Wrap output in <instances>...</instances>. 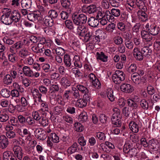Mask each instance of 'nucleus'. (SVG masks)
I'll return each instance as SVG.
<instances>
[{
    "instance_id": "obj_1",
    "label": "nucleus",
    "mask_w": 160,
    "mask_h": 160,
    "mask_svg": "<svg viewBox=\"0 0 160 160\" xmlns=\"http://www.w3.org/2000/svg\"><path fill=\"white\" fill-rule=\"evenodd\" d=\"M72 19L74 23L78 26L85 24L86 22L87 18L85 14L74 13L72 15Z\"/></svg>"
},
{
    "instance_id": "obj_49",
    "label": "nucleus",
    "mask_w": 160,
    "mask_h": 160,
    "mask_svg": "<svg viewBox=\"0 0 160 160\" xmlns=\"http://www.w3.org/2000/svg\"><path fill=\"white\" fill-rule=\"evenodd\" d=\"M74 127L75 130L78 132H81L83 131L84 129V128L82 125L78 122L75 123L74 124Z\"/></svg>"
},
{
    "instance_id": "obj_55",
    "label": "nucleus",
    "mask_w": 160,
    "mask_h": 160,
    "mask_svg": "<svg viewBox=\"0 0 160 160\" xmlns=\"http://www.w3.org/2000/svg\"><path fill=\"white\" fill-rule=\"evenodd\" d=\"M41 115V114L38 111H35L32 113L33 118L34 120H35L36 121H39L42 118V117Z\"/></svg>"
},
{
    "instance_id": "obj_52",
    "label": "nucleus",
    "mask_w": 160,
    "mask_h": 160,
    "mask_svg": "<svg viewBox=\"0 0 160 160\" xmlns=\"http://www.w3.org/2000/svg\"><path fill=\"white\" fill-rule=\"evenodd\" d=\"M1 94L3 97L8 98L10 96V92L7 89H3L1 91Z\"/></svg>"
},
{
    "instance_id": "obj_26",
    "label": "nucleus",
    "mask_w": 160,
    "mask_h": 160,
    "mask_svg": "<svg viewBox=\"0 0 160 160\" xmlns=\"http://www.w3.org/2000/svg\"><path fill=\"white\" fill-rule=\"evenodd\" d=\"M2 81L5 84L9 85L12 82V79L11 75L7 74L3 77Z\"/></svg>"
},
{
    "instance_id": "obj_13",
    "label": "nucleus",
    "mask_w": 160,
    "mask_h": 160,
    "mask_svg": "<svg viewBox=\"0 0 160 160\" xmlns=\"http://www.w3.org/2000/svg\"><path fill=\"white\" fill-rule=\"evenodd\" d=\"M96 58L98 61L100 60L103 62H106L108 60V56L103 52H98L96 53Z\"/></svg>"
},
{
    "instance_id": "obj_28",
    "label": "nucleus",
    "mask_w": 160,
    "mask_h": 160,
    "mask_svg": "<svg viewBox=\"0 0 160 160\" xmlns=\"http://www.w3.org/2000/svg\"><path fill=\"white\" fill-rule=\"evenodd\" d=\"M21 4L22 8L29 9L32 5V1L31 0H22Z\"/></svg>"
},
{
    "instance_id": "obj_48",
    "label": "nucleus",
    "mask_w": 160,
    "mask_h": 160,
    "mask_svg": "<svg viewBox=\"0 0 160 160\" xmlns=\"http://www.w3.org/2000/svg\"><path fill=\"white\" fill-rule=\"evenodd\" d=\"M128 105L133 109H136L138 107L136 103L131 99H128L127 101Z\"/></svg>"
},
{
    "instance_id": "obj_2",
    "label": "nucleus",
    "mask_w": 160,
    "mask_h": 160,
    "mask_svg": "<svg viewBox=\"0 0 160 160\" xmlns=\"http://www.w3.org/2000/svg\"><path fill=\"white\" fill-rule=\"evenodd\" d=\"M12 150L14 152L15 156L19 160H21L23 155L22 150L21 148L18 145H15L13 147Z\"/></svg>"
},
{
    "instance_id": "obj_11",
    "label": "nucleus",
    "mask_w": 160,
    "mask_h": 160,
    "mask_svg": "<svg viewBox=\"0 0 160 160\" xmlns=\"http://www.w3.org/2000/svg\"><path fill=\"white\" fill-rule=\"evenodd\" d=\"M10 13L12 22H13L16 23L20 20L21 18L20 14L18 12L15 10L11 12Z\"/></svg>"
},
{
    "instance_id": "obj_19",
    "label": "nucleus",
    "mask_w": 160,
    "mask_h": 160,
    "mask_svg": "<svg viewBox=\"0 0 160 160\" xmlns=\"http://www.w3.org/2000/svg\"><path fill=\"white\" fill-rule=\"evenodd\" d=\"M0 147L2 149L5 148L9 144L8 139L5 136H2L1 138Z\"/></svg>"
},
{
    "instance_id": "obj_33",
    "label": "nucleus",
    "mask_w": 160,
    "mask_h": 160,
    "mask_svg": "<svg viewBox=\"0 0 160 160\" xmlns=\"http://www.w3.org/2000/svg\"><path fill=\"white\" fill-rule=\"evenodd\" d=\"M48 138L54 143H58L59 142V137L55 133H51Z\"/></svg>"
},
{
    "instance_id": "obj_35",
    "label": "nucleus",
    "mask_w": 160,
    "mask_h": 160,
    "mask_svg": "<svg viewBox=\"0 0 160 160\" xmlns=\"http://www.w3.org/2000/svg\"><path fill=\"white\" fill-rule=\"evenodd\" d=\"M6 138L9 139H14L17 137V134L14 130L6 132Z\"/></svg>"
},
{
    "instance_id": "obj_30",
    "label": "nucleus",
    "mask_w": 160,
    "mask_h": 160,
    "mask_svg": "<svg viewBox=\"0 0 160 160\" xmlns=\"http://www.w3.org/2000/svg\"><path fill=\"white\" fill-rule=\"evenodd\" d=\"M78 145L76 142H74L73 144L70 147L67 149L68 153L69 154H72L75 152L77 150Z\"/></svg>"
},
{
    "instance_id": "obj_21",
    "label": "nucleus",
    "mask_w": 160,
    "mask_h": 160,
    "mask_svg": "<svg viewBox=\"0 0 160 160\" xmlns=\"http://www.w3.org/2000/svg\"><path fill=\"white\" fill-rule=\"evenodd\" d=\"M22 70L26 76L30 77H33V72L29 67L25 66L23 67Z\"/></svg>"
},
{
    "instance_id": "obj_44",
    "label": "nucleus",
    "mask_w": 160,
    "mask_h": 160,
    "mask_svg": "<svg viewBox=\"0 0 160 160\" xmlns=\"http://www.w3.org/2000/svg\"><path fill=\"white\" fill-rule=\"evenodd\" d=\"M77 89L81 92L82 93L84 94L89 91L88 88L85 86L82 85H78L77 86Z\"/></svg>"
},
{
    "instance_id": "obj_50",
    "label": "nucleus",
    "mask_w": 160,
    "mask_h": 160,
    "mask_svg": "<svg viewBox=\"0 0 160 160\" xmlns=\"http://www.w3.org/2000/svg\"><path fill=\"white\" fill-rule=\"evenodd\" d=\"M112 79L113 82L116 84H119L122 81L124 80L122 78L119 77L118 76L115 75L114 73L113 75Z\"/></svg>"
},
{
    "instance_id": "obj_57",
    "label": "nucleus",
    "mask_w": 160,
    "mask_h": 160,
    "mask_svg": "<svg viewBox=\"0 0 160 160\" xmlns=\"http://www.w3.org/2000/svg\"><path fill=\"white\" fill-rule=\"evenodd\" d=\"M101 6L104 9H108L110 7V3L107 0H102Z\"/></svg>"
},
{
    "instance_id": "obj_22",
    "label": "nucleus",
    "mask_w": 160,
    "mask_h": 160,
    "mask_svg": "<svg viewBox=\"0 0 160 160\" xmlns=\"http://www.w3.org/2000/svg\"><path fill=\"white\" fill-rule=\"evenodd\" d=\"M148 31L151 35L156 36L159 33L160 29L158 27L156 26H151L150 28L148 29Z\"/></svg>"
},
{
    "instance_id": "obj_51",
    "label": "nucleus",
    "mask_w": 160,
    "mask_h": 160,
    "mask_svg": "<svg viewBox=\"0 0 160 160\" xmlns=\"http://www.w3.org/2000/svg\"><path fill=\"white\" fill-rule=\"evenodd\" d=\"M87 12L89 14L93 13L97 11V8L95 5H92L87 8Z\"/></svg>"
},
{
    "instance_id": "obj_9",
    "label": "nucleus",
    "mask_w": 160,
    "mask_h": 160,
    "mask_svg": "<svg viewBox=\"0 0 160 160\" xmlns=\"http://www.w3.org/2000/svg\"><path fill=\"white\" fill-rule=\"evenodd\" d=\"M121 90L123 92L131 93L133 91L132 87L130 84L127 83H123L120 87Z\"/></svg>"
},
{
    "instance_id": "obj_56",
    "label": "nucleus",
    "mask_w": 160,
    "mask_h": 160,
    "mask_svg": "<svg viewBox=\"0 0 160 160\" xmlns=\"http://www.w3.org/2000/svg\"><path fill=\"white\" fill-rule=\"evenodd\" d=\"M3 41L5 43L9 45H12L14 42V40L8 37H4L3 39Z\"/></svg>"
},
{
    "instance_id": "obj_64",
    "label": "nucleus",
    "mask_w": 160,
    "mask_h": 160,
    "mask_svg": "<svg viewBox=\"0 0 160 160\" xmlns=\"http://www.w3.org/2000/svg\"><path fill=\"white\" fill-rule=\"evenodd\" d=\"M49 16L52 19L56 18L58 16V13L57 12L53 10H51L48 12Z\"/></svg>"
},
{
    "instance_id": "obj_6",
    "label": "nucleus",
    "mask_w": 160,
    "mask_h": 160,
    "mask_svg": "<svg viewBox=\"0 0 160 160\" xmlns=\"http://www.w3.org/2000/svg\"><path fill=\"white\" fill-rule=\"evenodd\" d=\"M141 36L144 42H150L149 45L151 46L152 43L151 42V41L152 39V37L149 34V32L145 30L141 32Z\"/></svg>"
},
{
    "instance_id": "obj_42",
    "label": "nucleus",
    "mask_w": 160,
    "mask_h": 160,
    "mask_svg": "<svg viewBox=\"0 0 160 160\" xmlns=\"http://www.w3.org/2000/svg\"><path fill=\"white\" fill-rule=\"evenodd\" d=\"M150 101L149 100L146 101L145 99H143L141 101L140 104L141 107L143 109L147 110L149 108V102Z\"/></svg>"
},
{
    "instance_id": "obj_43",
    "label": "nucleus",
    "mask_w": 160,
    "mask_h": 160,
    "mask_svg": "<svg viewBox=\"0 0 160 160\" xmlns=\"http://www.w3.org/2000/svg\"><path fill=\"white\" fill-rule=\"evenodd\" d=\"M20 78L22 83L25 87H28L30 86L31 81L29 79L26 78H24L22 76H21Z\"/></svg>"
},
{
    "instance_id": "obj_60",
    "label": "nucleus",
    "mask_w": 160,
    "mask_h": 160,
    "mask_svg": "<svg viewBox=\"0 0 160 160\" xmlns=\"http://www.w3.org/2000/svg\"><path fill=\"white\" fill-rule=\"evenodd\" d=\"M26 123L28 125L32 126L35 124V121L32 118L28 116L26 118Z\"/></svg>"
},
{
    "instance_id": "obj_4",
    "label": "nucleus",
    "mask_w": 160,
    "mask_h": 160,
    "mask_svg": "<svg viewBox=\"0 0 160 160\" xmlns=\"http://www.w3.org/2000/svg\"><path fill=\"white\" fill-rule=\"evenodd\" d=\"M149 147L155 151L160 152V144L158 140L155 139H152L149 141Z\"/></svg>"
},
{
    "instance_id": "obj_46",
    "label": "nucleus",
    "mask_w": 160,
    "mask_h": 160,
    "mask_svg": "<svg viewBox=\"0 0 160 160\" xmlns=\"http://www.w3.org/2000/svg\"><path fill=\"white\" fill-rule=\"evenodd\" d=\"M114 17H118L121 14V11L118 8H113L110 12Z\"/></svg>"
},
{
    "instance_id": "obj_37",
    "label": "nucleus",
    "mask_w": 160,
    "mask_h": 160,
    "mask_svg": "<svg viewBox=\"0 0 160 160\" xmlns=\"http://www.w3.org/2000/svg\"><path fill=\"white\" fill-rule=\"evenodd\" d=\"M9 60L13 63H15L18 61L17 56L16 53L10 54L8 56Z\"/></svg>"
},
{
    "instance_id": "obj_15",
    "label": "nucleus",
    "mask_w": 160,
    "mask_h": 160,
    "mask_svg": "<svg viewBox=\"0 0 160 160\" xmlns=\"http://www.w3.org/2000/svg\"><path fill=\"white\" fill-rule=\"evenodd\" d=\"M88 23L89 26L95 28L98 26L99 23V21L97 19L91 17L88 18Z\"/></svg>"
},
{
    "instance_id": "obj_39",
    "label": "nucleus",
    "mask_w": 160,
    "mask_h": 160,
    "mask_svg": "<svg viewBox=\"0 0 160 160\" xmlns=\"http://www.w3.org/2000/svg\"><path fill=\"white\" fill-rule=\"evenodd\" d=\"M143 10L138 11V13L140 15V18L143 22L146 21L148 19V15L145 13L146 11H143Z\"/></svg>"
},
{
    "instance_id": "obj_34",
    "label": "nucleus",
    "mask_w": 160,
    "mask_h": 160,
    "mask_svg": "<svg viewBox=\"0 0 160 160\" xmlns=\"http://www.w3.org/2000/svg\"><path fill=\"white\" fill-rule=\"evenodd\" d=\"M131 38V37H130V39L126 38L125 40V45L127 48L129 50H132L134 46L133 42L130 40Z\"/></svg>"
},
{
    "instance_id": "obj_38",
    "label": "nucleus",
    "mask_w": 160,
    "mask_h": 160,
    "mask_svg": "<svg viewBox=\"0 0 160 160\" xmlns=\"http://www.w3.org/2000/svg\"><path fill=\"white\" fill-rule=\"evenodd\" d=\"M107 95L110 101L113 102L114 100V96L113 95V90L111 88H109L107 90Z\"/></svg>"
},
{
    "instance_id": "obj_10",
    "label": "nucleus",
    "mask_w": 160,
    "mask_h": 160,
    "mask_svg": "<svg viewBox=\"0 0 160 160\" xmlns=\"http://www.w3.org/2000/svg\"><path fill=\"white\" fill-rule=\"evenodd\" d=\"M27 18L29 20L32 22L38 21L41 20V18L39 14L33 13L28 14Z\"/></svg>"
},
{
    "instance_id": "obj_7",
    "label": "nucleus",
    "mask_w": 160,
    "mask_h": 160,
    "mask_svg": "<svg viewBox=\"0 0 160 160\" xmlns=\"http://www.w3.org/2000/svg\"><path fill=\"white\" fill-rule=\"evenodd\" d=\"M88 30V29L84 26H79L77 28L76 33L79 36L83 37L87 32L89 31Z\"/></svg>"
},
{
    "instance_id": "obj_41",
    "label": "nucleus",
    "mask_w": 160,
    "mask_h": 160,
    "mask_svg": "<svg viewBox=\"0 0 160 160\" xmlns=\"http://www.w3.org/2000/svg\"><path fill=\"white\" fill-rule=\"evenodd\" d=\"M105 14L106 16V18L107 20L109 22H112L115 20V18L114 16L108 10H106L105 12Z\"/></svg>"
},
{
    "instance_id": "obj_14",
    "label": "nucleus",
    "mask_w": 160,
    "mask_h": 160,
    "mask_svg": "<svg viewBox=\"0 0 160 160\" xmlns=\"http://www.w3.org/2000/svg\"><path fill=\"white\" fill-rule=\"evenodd\" d=\"M145 0H136L135 5L136 8L138 7L140 10H143L144 11H147V8L145 5Z\"/></svg>"
},
{
    "instance_id": "obj_59",
    "label": "nucleus",
    "mask_w": 160,
    "mask_h": 160,
    "mask_svg": "<svg viewBox=\"0 0 160 160\" xmlns=\"http://www.w3.org/2000/svg\"><path fill=\"white\" fill-rule=\"evenodd\" d=\"M66 27L70 30L73 29L74 27L72 21L70 20H67L65 22Z\"/></svg>"
},
{
    "instance_id": "obj_63",
    "label": "nucleus",
    "mask_w": 160,
    "mask_h": 160,
    "mask_svg": "<svg viewBox=\"0 0 160 160\" xmlns=\"http://www.w3.org/2000/svg\"><path fill=\"white\" fill-rule=\"evenodd\" d=\"M55 52L57 55L62 56L65 53L64 50L61 48H57L55 50Z\"/></svg>"
},
{
    "instance_id": "obj_17",
    "label": "nucleus",
    "mask_w": 160,
    "mask_h": 160,
    "mask_svg": "<svg viewBox=\"0 0 160 160\" xmlns=\"http://www.w3.org/2000/svg\"><path fill=\"white\" fill-rule=\"evenodd\" d=\"M60 83L65 88H67L71 85V82L66 77L62 78L60 80Z\"/></svg>"
},
{
    "instance_id": "obj_36",
    "label": "nucleus",
    "mask_w": 160,
    "mask_h": 160,
    "mask_svg": "<svg viewBox=\"0 0 160 160\" xmlns=\"http://www.w3.org/2000/svg\"><path fill=\"white\" fill-rule=\"evenodd\" d=\"M61 4L62 7L66 9H70V1L69 0H60Z\"/></svg>"
},
{
    "instance_id": "obj_45",
    "label": "nucleus",
    "mask_w": 160,
    "mask_h": 160,
    "mask_svg": "<svg viewBox=\"0 0 160 160\" xmlns=\"http://www.w3.org/2000/svg\"><path fill=\"white\" fill-rule=\"evenodd\" d=\"M51 67V64L44 63L42 66V68L45 72L48 73L50 72V68Z\"/></svg>"
},
{
    "instance_id": "obj_18",
    "label": "nucleus",
    "mask_w": 160,
    "mask_h": 160,
    "mask_svg": "<svg viewBox=\"0 0 160 160\" xmlns=\"http://www.w3.org/2000/svg\"><path fill=\"white\" fill-rule=\"evenodd\" d=\"M32 93L34 98H38V101L39 102H42L43 100L41 99L42 94L39 92L38 90L37 89L34 88L32 91Z\"/></svg>"
},
{
    "instance_id": "obj_27",
    "label": "nucleus",
    "mask_w": 160,
    "mask_h": 160,
    "mask_svg": "<svg viewBox=\"0 0 160 160\" xmlns=\"http://www.w3.org/2000/svg\"><path fill=\"white\" fill-rule=\"evenodd\" d=\"M72 98L73 99H77V100L80 98L81 95L79 91L74 88H72Z\"/></svg>"
},
{
    "instance_id": "obj_3",
    "label": "nucleus",
    "mask_w": 160,
    "mask_h": 160,
    "mask_svg": "<svg viewBox=\"0 0 160 160\" xmlns=\"http://www.w3.org/2000/svg\"><path fill=\"white\" fill-rule=\"evenodd\" d=\"M35 136L40 140H44L47 138L45 131L40 128H37L34 131Z\"/></svg>"
},
{
    "instance_id": "obj_31",
    "label": "nucleus",
    "mask_w": 160,
    "mask_h": 160,
    "mask_svg": "<svg viewBox=\"0 0 160 160\" xmlns=\"http://www.w3.org/2000/svg\"><path fill=\"white\" fill-rule=\"evenodd\" d=\"M64 63L67 67H70L72 64L71 59L70 56L67 54L64 56Z\"/></svg>"
},
{
    "instance_id": "obj_32",
    "label": "nucleus",
    "mask_w": 160,
    "mask_h": 160,
    "mask_svg": "<svg viewBox=\"0 0 160 160\" xmlns=\"http://www.w3.org/2000/svg\"><path fill=\"white\" fill-rule=\"evenodd\" d=\"M63 111V108L61 106H57L53 108V112L54 114L61 115Z\"/></svg>"
},
{
    "instance_id": "obj_54",
    "label": "nucleus",
    "mask_w": 160,
    "mask_h": 160,
    "mask_svg": "<svg viewBox=\"0 0 160 160\" xmlns=\"http://www.w3.org/2000/svg\"><path fill=\"white\" fill-rule=\"evenodd\" d=\"M123 42V39L120 36H116L114 38V42L117 45H121Z\"/></svg>"
},
{
    "instance_id": "obj_5",
    "label": "nucleus",
    "mask_w": 160,
    "mask_h": 160,
    "mask_svg": "<svg viewBox=\"0 0 160 160\" xmlns=\"http://www.w3.org/2000/svg\"><path fill=\"white\" fill-rule=\"evenodd\" d=\"M1 22L7 25H9L12 23L10 13L9 12H7L2 15L1 18Z\"/></svg>"
},
{
    "instance_id": "obj_53",
    "label": "nucleus",
    "mask_w": 160,
    "mask_h": 160,
    "mask_svg": "<svg viewBox=\"0 0 160 160\" xmlns=\"http://www.w3.org/2000/svg\"><path fill=\"white\" fill-rule=\"evenodd\" d=\"M92 32L89 31L87 32L84 37V40L86 42H88L89 40H92Z\"/></svg>"
},
{
    "instance_id": "obj_62",
    "label": "nucleus",
    "mask_w": 160,
    "mask_h": 160,
    "mask_svg": "<svg viewBox=\"0 0 160 160\" xmlns=\"http://www.w3.org/2000/svg\"><path fill=\"white\" fill-rule=\"evenodd\" d=\"M12 154L11 152L9 151L5 152L3 154V160H8Z\"/></svg>"
},
{
    "instance_id": "obj_25",
    "label": "nucleus",
    "mask_w": 160,
    "mask_h": 160,
    "mask_svg": "<svg viewBox=\"0 0 160 160\" xmlns=\"http://www.w3.org/2000/svg\"><path fill=\"white\" fill-rule=\"evenodd\" d=\"M44 22L46 26L52 27L53 24V19L49 16H46L44 18Z\"/></svg>"
},
{
    "instance_id": "obj_58",
    "label": "nucleus",
    "mask_w": 160,
    "mask_h": 160,
    "mask_svg": "<svg viewBox=\"0 0 160 160\" xmlns=\"http://www.w3.org/2000/svg\"><path fill=\"white\" fill-rule=\"evenodd\" d=\"M83 99L88 102H90L91 99V95L90 92L89 91L88 92L84 93L83 96Z\"/></svg>"
},
{
    "instance_id": "obj_40",
    "label": "nucleus",
    "mask_w": 160,
    "mask_h": 160,
    "mask_svg": "<svg viewBox=\"0 0 160 160\" xmlns=\"http://www.w3.org/2000/svg\"><path fill=\"white\" fill-rule=\"evenodd\" d=\"M87 103V102L83 98L82 99L79 98L77 100L76 105L78 107L82 108L85 107Z\"/></svg>"
},
{
    "instance_id": "obj_8",
    "label": "nucleus",
    "mask_w": 160,
    "mask_h": 160,
    "mask_svg": "<svg viewBox=\"0 0 160 160\" xmlns=\"http://www.w3.org/2000/svg\"><path fill=\"white\" fill-rule=\"evenodd\" d=\"M23 44L21 41H18L10 47V51L12 53H16L18 50L22 47Z\"/></svg>"
},
{
    "instance_id": "obj_12",
    "label": "nucleus",
    "mask_w": 160,
    "mask_h": 160,
    "mask_svg": "<svg viewBox=\"0 0 160 160\" xmlns=\"http://www.w3.org/2000/svg\"><path fill=\"white\" fill-rule=\"evenodd\" d=\"M133 56L135 58L139 61L142 60L143 58L141 50L138 48H135L133 50Z\"/></svg>"
},
{
    "instance_id": "obj_23",
    "label": "nucleus",
    "mask_w": 160,
    "mask_h": 160,
    "mask_svg": "<svg viewBox=\"0 0 160 160\" xmlns=\"http://www.w3.org/2000/svg\"><path fill=\"white\" fill-rule=\"evenodd\" d=\"M130 129L134 133H137L139 131L138 125L135 122L131 121L129 124Z\"/></svg>"
},
{
    "instance_id": "obj_16",
    "label": "nucleus",
    "mask_w": 160,
    "mask_h": 160,
    "mask_svg": "<svg viewBox=\"0 0 160 160\" xmlns=\"http://www.w3.org/2000/svg\"><path fill=\"white\" fill-rule=\"evenodd\" d=\"M121 117H112L111 120L112 124L115 127H120L122 125Z\"/></svg>"
},
{
    "instance_id": "obj_47",
    "label": "nucleus",
    "mask_w": 160,
    "mask_h": 160,
    "mask_svg": "<svg viewBox=\"0 0 160 160\" xmlns=\"http://www.w3.org/2000/svg\"><path fill=\"white\" fill-rule=\"evenodd\" d=\"M137 153V149L135 148H132L129 149V152L128 154L130 158H132L133 157L136 156Z\"/></svg>"
},
{
    "instance_id": "obj_61",
    "label": "nucleus",
    "mask_w": 160,
    "mask_h": 160,
    "mask_svg": "<svg viewBox=\"0 0 160 160\" xmlns=\"http://www.w3.org/2000/svg\"><path fill=\"white\" fill-rule=\"evenodd\" d=\"M113 111L114 113L112 115V117H121L120 109L117 108H113Z\"/></svg>"
},
{
    "instance_id": "obj_20",
    "label": "nucleus",
    "mask_w": 160,
    "mask_h": 160,
    "mask_svg": "<svg viewBox=\"0 0 160 160\" xmlns=\"http://www.w3.org/2000/svg\"><path fill=\"white\" fill-rule=\"evenodd\" d=\"M142 53L143 56L148 57L150 56L152 52L151 48L148 47H144L141 49Z\"/></svg>"
},
{
    "instance_id": "obj_24",
    "label": "nucleus",
    "mask_w": 160,
    "mask_h": 160,
    "mask_svg": "<svg viewBox=\"0 0 160 160\" xmlns=\"http://www.w3.org/2000/svg\"><path fill=\"white\" fill-rule=\"evenodd\" d=\"M131 78L133 82L136 84H138L140 83L141 78L138 73H133L131 75Z\"/></svg>"
},
{
    "instance_id": "obj_29",
    "label": "nucleus",
    "mask_w": 160,
    "mask_h": 160,
    "mask_svg": "<svg viewBox=\"0 0 160 160\" xmlns=\"http://www.w3.org/2000/svg\"><path fill=\"white\" fill-rule=\"evenodd\" d=\"M78 120L81 122H86L88 120V114L85 111H82L79 115Z\"/></svg>"
}]
</instances>
